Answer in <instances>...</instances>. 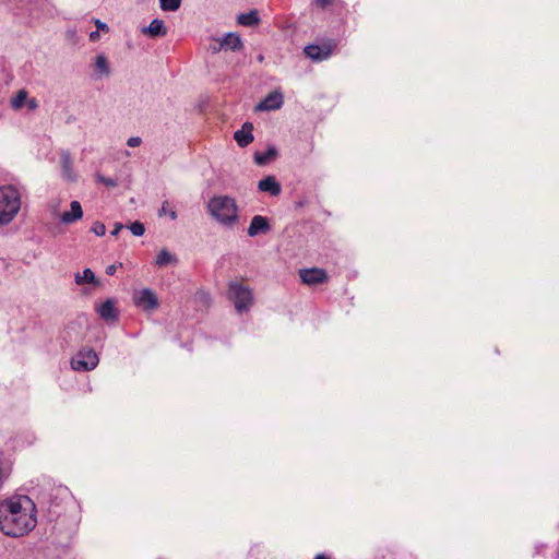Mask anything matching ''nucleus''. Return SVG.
Segmentation results:
<instances>
[{
	"label": "nucleus",
	"instance_id": "1",
	"mask_svg": "<svg viewBox=\"0 0 559 559\" xmlns=\"http://www.w3.org/2000/svg\"><path fill=\"white\" fill-rule=\"evenodd\" d=\"M41 513L44 535L60 556L70 547L79 525V506L68 489L59 486L52 490L47 502H41Z\"/></svg>",
	"mask_w": 559,
	"mask_h": 559
},
{
	"label": "nucleus",
	"instance_id": "2",
	"mask_svg": "<svg viewBox=\"0 0 559 559\" xmlns=\"http://www.w3.org/2000/svg\"><path fill=\"white\" fill-rule=\"evenodd\" d=\"M35 503L27 496H13L0 501V531L20 537L35 527Z\"/></svg>",
	"mask_w": 559,
	"mask_h": 559
},
{
	"label": "nucleus",
	"instance_id": "3",
	"mask_svg": "<svg viewBox=\"0 0 559 559\" xmlns=\"http://www.w3.org/2000/svg\"><path fill=\"white\" fill-rule=\"evenodd\" d=\"M206 207L209 214L224 227H233L239 221L238 205L229 195L212 197Z\"/></svg>",
	"mask_w": 559,
	"mask_h": 559
},
{
	"label": "nucleus",
	"instance_id": "4",
	"mask_svg": "<svg viewBox=\"0 0 559 559\" xmlns=\"http://www.w3.org/2000/svg\"><path fill=\"white\" fill-rule=\"evenodd\" d=\"M21 207L20 193L12 186L0 187V226L8 225Z\"/></svg>",
	"mask_w": 559,
	"mask_h": 559
},
{
	"label": "nucleus",
	"instance_id": "5",
	"mask_svg": "<svg viewBox=\"0 0 559 559\" xmlns=\"http://www.w3.org/2000/svg\"><path fill=\"white\" fill-rule=\"evenodd\" d=\"M228 298L233 301L238 313L249 311L253 305L252 290L238 282H231L229 284Z\"/></svg>",
	"mask_w": 559,
	"mask_h": 559
},
{
	"label": "nucleus",
	"instance_id": "6",
	"mask_svg": "<svg viewBox=\"0 0 559 559\" xmlns=\"http://www.w3.org/2000/svg\"><path fill=\"white\" fill-rule=\"evenodd\" d=\"M98 362L97 353L91 348H84L71 358V367L75 371H91L97 367Z\"/></svg>",
	"mask_w": 559,
	"mask_h": 559
},
{
	"label": "nucleus",
	"instance_id": "7",
	"mask_svg": "<svg viewBox=\"0 0 559 559\" xmlns=\"http://www.w3.org/2000/svg\"><path fill=\"white\" fill-rule=\"evenodd\" d=\"M91 79L93 81H102L104 79H107L111 75L112 72L109 60L105 56V53L96 55L91 63Z\"/></svg>",
	"mask_w": 559,
	"mask_h": 559
},
{
	"label": "nucleus",
	"instance_id": "8",
	"mask_svg": "<svg viewBox=\"0 0 559 559\" xmlns=\"http://www.w3.org/2000/svg\"><path fill=\"white\" fill-rule=\"evenodd\" d=\"M85 338V329L79 321L69 323L62 332V341L68 346L80 344Z\"/></svg>",
	"mask_w": 559,
	"mask_h": 559
},
{
	"label": "nucleus",
	"instance_id": "9",
	"mask_svg": "<svg viewBox=\"0 0 559 559\" xmlns=\"http://www.w3.org/2000/svg\"><path fill=\"white\" fill-rule=\"evenodd\" d=\"M133 301L136 305V307L141 308L144 311H152L156 309L158 306V299L155 293L150 288L136 290L133 294Z\"/></svg>",
	"mask_w": 559,
	"mask_h": 559
},
{
	"label": "nucleus",
	"instance_id": "10",
	"mask_svg": "<svg viewBox=\"0 0 559 559\" xmlns=\"http://www.w3.org/2000/svg\"><path fill=\"white\" fill-rule=\"evenodd\" d=\"M60 168L63 180L68 182H75L78 180V174L73 166V158L68 150L60 151Z\"/></svg>",
	"mask_w": 559,
	"mask_h": 559
},
{
	"label": "nucleus",
	"instance_id": "11",
	"mask_svg": "<svg viewBox=\"0 0 559 559\" xmlns=\"http://www.w3.org/2000/svg\"><path fill=\"white\" fill-rule=\"evenodd\" d=\"M299 276L301 282L309 286L324 283L328 280L325 270L319 267L302 269L299 271Z\"/></svg>",
	"mask_w": 559,
	"mask_h": 559
},
{
	"label": "nucleus",
	"instance_id": "12",
	"mask_svg": "<svg viewBox=\"0 0 559 559\" xmlns=\"http://www.w3.org/2000/svg\"><path fill=\"white\" fill-rule=\"evenodd\" d=\"M284 103L283 94L280 91L269 93L258 105V110H276Z\"/></svg>",
	"mask_w": 559,
	"mask_h": 559
},
{
	"label": "nucleus",
	"instance_id": "13",
	"mask_svg": "<svg viewBox=\"0 0 559 559\" xmlns=\"http://www.w3.org/2000/svg\"><path fill=\"white\" fill-rule=\"evenodd\" d=\"M11 108L13 110H21L24 106L28 110H35V98L28 97V93L25 90H20L15 96L11 98Z\"/></svg>",
	"mask_w": 559,
	"mask_h": 559
},
{
	"label": "nucleus",
	"instance_id": "14",
	"mask_svg": "<svg viewBox=\"0 0 559 559\" xmlns=\"http://www.w3.org/2000/svg\"><path fill=\"white\" fill-rule=\"evenodd\" d=\"M271 229V225L269 223V219L265 216L262 215H254L251 218L249 228H248V235L250 237H255L260 234H265Z\"/></svg>",
	"mask_w": 559,
	"mask_h": 559
},
{
	"label": "nucleus",
	"instance_id": "15",
	"mask_svg": "<svg viewBox=\"0 0 559 559\" xmlns=\"http://www.w3.org/2000/svg\"><path fill=\"white\" fill-rule=\"evenodd\" d=\"M253 124L251 122H245L241 129L234 133V139L240 147H247L253 142Z\"/></svg>",
	"mask_w": 559,
	"mask_h": 559
},
{
	"label": "nucleus",
	"instance_id": "16",
	"mask_svg": "<svg viewBox=\"0 0 559 559\" xmlns=\"http://www.w3.org/2000/svg\"><path fill=\"white\" fill-rule=\"evenodd\" d=\"M98 316L106 322L116 321L119 317L116 301L114 299H106L98 308Z\"/></svg>",
	"mask_w": 559,
	"mask_h": 559
},
{
	"label": "nucleus",
	"instance_id": "17",
	"mask_svg": "<svg viewBox=\"0 0 559 559\" xmlns=\"http://www.w3.org/2000/svg\"><path fill=\"white\" fill-rule=\"evenodd\" d=\"M83 217V210L79 201L70 203V210L60 215V222L66 225L73 224Z\"/></svg>",
	"mask_w": 559,
	"mask_h": 559
},
{
	"label": "nucleus",
	"instance_id": "18",
	"mask_svg": "<svg viewBox=\"0 0 559 559\" xmlns=\"http://www.w3.org/2000/svg\"><path fill=\"white\" fill-rule=\"evenodd\" d=\"M305 55L313 61H323L331 56V48L320 45H308L304 49Z\"/></svg>",
	"mask_w": 559,
	"mask_h": 559
},
{
	"label": "nucleus",
	"instance_id": "19",
	"mask_svg": "<svg viewBox=\"0 0 559 559\" xmlns=\"http://www.w3.org/2000/svg\"><path fill=\"white\" fill-rule=\"evenodd\" d=\"M141 33L152 38L164 37L167 34V27L163 20L154 19L148 26L141 29Z\"/></svg>",
	"mask_w": 559,
	"mask_h": 559
},
{
	"label": "nucleus",
	"instance_id": "20",
	"mask_svg": "<svg viewBox=\"0 0 559 559\" xmlns=\"http://www.w3.org/2000/svg\"><path fill=\"white\" fill-rule=\"evenodd\" d=\"M258 189L261 192H267L272 197H276L282 192V187L274 176H267L258 182Z\"/></svg>",
	"mask_w": 559,
	"mask_h": 559
},
{
	"label": "nucleus",
	"instance_id": "21",
	"mask_svg": "<svg viewBox=\"0 0 559 559\" xmlns=\"http://www.w3.org/2000/svg\"><path fill=\"white\" fill-rule=\"evenodd\" d=\"M222 46L225 50L239 51L243 48L241 37L236 33H227L222 39Z\"/></svg>",
	"mask_w": 559,
	"mask_h": 559
},
{
	"label": "nucleus",
	"instance_id": "22",
	"mask_svg": "<svg viewBox=\"0 0 559 559\" xmlns=\"http://www.w3.org/2000/svg\"><path fill=\"white\" fill-rule=\"evenodd\" d=\"M277 155V148L274 145H270L265 152H255L253 159L257 165L264 166L275 159Z\"/></svg>",
	"mask_w": 559,
	"mask_h": 559
},
{
	"label": "nucleus",
	"instance_id": "23",
	"mask_svg": "<svg viewBox=\"0 0 559 559\" xmlns=\"http://www.w3.org/2000/svg\"><path fill=\"white\" fill-rule=\"evenodd\" d=\"M238 24L242 26H255L260 23V17L257 10H250L247 13H240L237 16Z\"/></svg>",
	"mask_w": 559,
	"mask_h": 559
},
{
	"label": "nucleus",
	"instance_id": "24",
	"mask_svg": "<svg viewBox=\"0 0 559 559\" xmlns=\"http://www.w3.org/2000/svg\"><path fill=\"white\" fill-rule=\"evenodd\" d=\"M177 257L169 252L167 249H162L155 260V264L158 267H165L170 264H177Z\"/></svg>",
	"mask_w": 559,
	"mask_h": 559
},
{
	"label": "nucleus",
	"instance_id": "25",
	"mask_svg": "<svg viewBox=\"0 0 559 559\" xmlns=\"http://www.w3.org/2000/svg\"><path fill=\"white\" fill-rule=\"evenodd\" d=\"M11 473V463L4 456L2 452H0V488L2 487L4 480L9 477Z\"/></svg>",
	"mask_w": 559,
	"mask_h": 559
},
{
	"label": "nucleus",
	"instance_id": "26",
	"mask_svg": "<svg viewBox=\"0 0 559 559\" xmlns=\"http://www.w3.org/2000/svg\"><path fill=\"white\" fill-rule=\"evenodd\" d=\"M75 283L82 285L84 283H96L95 275L91 269H84L82 273L75 275Z\"/></svg>",
	"mask_w": 559,
	"mask_h": 559
},
{
	"label": "nucleus",
	"instance_id": "27",
	"mask_svg": "<svg viewBox=\"0 0 559 559\" xmlns=\"http://www.w3.org/2000/svg\"><path fill=\"white\" fill-rule=\"evenodd\" d=\"M181 5V0H159V7L163 11L174 12Z\"/></svg>",
	"mask_w": 559,
	"mask_h": 559
},
{
	"label": "nucleus",
	"instance_id": "28",
	"mask_svg": "<svg viewBox=\"0 0 559 559\" xmlns=\"http://www.w3.org/2000/svg\"><path fill=\"white\" fill-rule=\"evenodd\" d=\"M158 215L159 216L168 215L171 221L177 219V216H178L177 211L169 207L168 201L163 202L162 207L158 211Z\"/></svg>",
	"mask_w": 559,
	"mask_h": 559
},
{
	"label": "nucleus",
	"instance_id": "29",
	"mask_svg": "<svg viewBox=\"0 0 559 559\" xmlns=\"http://www.w3.org/2000/svg\"><path fill=\"white\" fill-rule=\"evenodd\" d=\"M95 179L97 182L103 183L104 186H106L108 188H115L118 186L117 179L105 177L104 175H102L99 173H97L95 175Z\"/></svg>",
	"mask_w": 559,
	"mask_h": 559
},
{
	"label": "nucleus",
	"instance_id": "30",
	"mask_svg": "<svg viewBox=\"0 0 559 559\" xmlns=\"http://www.w3.org/2000/svg\"><path fill=\"white\" fill-rule=\"evenodd\" d=\"M128 228L130 229L132 235L135 236V237H141L145 233L144 225L141 222H138V221L133 222L130 226H128Z\"/></svg>",
	"mask_w": 559,
	"mask_h": 559
},
{
	"label": "nucleus",
	"instance_id": "31",
	"mask_svg": "<svg viewBox=\"0 0 559 559\" xmlns=\"http://www.w3.org/2000/svg\"><path fill=\"white\" fill-rule=\"evenodd\" d=\"M92 231L96 235V236H104L105 233H106V226L100 223V222H96L93 224L92 226Z\"/></svg>",
	"mask_w": 559,
	"mask_h": 559
},
{
	"label": "nucleus",
	"instance_id": "32",
	"mask_svg": "<svg viewBox=\"0 0 559 559\" xmlns=\"http://www.w3.org/2000/svg\"><path fill=\"white\" fill-rule=\"evenodd\" d=\"M214 40H215V43H214V44H211V45L209 46V48H207V49H209V51H211L212 53H217V52H219L221 50H223V49H224V47L222 46V41H221V39H214Z\"/></svg>",
	"mask_w": 559,
	"mask_h": 559
},
{
	"label": "nucleus",
	"instance_id": "33",
	"mask_svg": "<svg viewBox=\"0 0 559 559\" xmlns=\"http://www.w3.org/2000/svg\"><path fill=\"white\" fill-rule=\"evenodd\" d=\"M128 146L138 147L142 144V139L140 136H131L127 141Z\"/></svg>",
	"mask_w": 559,
	"mask_h": 559
},
{
	"label": "nucleus",
	"instance_id": "34",
	"mask_svg": "<svg viewBox=\"0 0 559 559\" xmlns=\"http://www.w3.org/2000/svg\"><path fill=\"white\" fill-rule=\"evenodd\" d=\"M334 0H313L312 3L321 9H325L333 3Z\"/></svg>",
	"mask_w": 559,
	"mask_h": 559
},
{
	"label": "nucleus",
	"instance_id": "35",
	"mask_svg": "<svg viewBox=\"0 0 559 559\" xmlns=\"http://www.w3.org/2000/svg\"><path fill=\"white\" fill-rule=\"evenodd\" d=\"M94 23H95V25L97 27V31H103V32H108L109 31L108 25L106 23L102 22L100 20L95 19Z\"/></svg>",
	"mask_w": 559,
	"mask_h": 559
},
{
	"label": "nucleus",
	"instance_id": "36",
	"mask_svg": "<svg viewBox=\"0 0 559 559\" xmlns=\"http://www.w3.org/2000/svg\"><path fill=\"white\" fill-rule=\"evenodd\" d=\"M117 267L118 266L116 264L108 265L106 267V274L110 275V276L114 275L116 273V271H117Z\"/></svg>",
	"mask_w": 559,
	"mask_h": 559
},
{
	"label": "nucleus",
	"instance_id": "37",
	"mask_svg": "<svg viewBox=\"0 0 559 559\" xmlns=\"http://www.w3.org/2000/svg\"><path fill=\"white\" fill-rule=\"evenodd\" d=\"M124 226L121 223H117L115 228L111 230L112 236H117Z\"/></svg>",
	"mask_w": 559,
	"mask_h": 559
},
{
	"label": "nucleus",
	"instance_id": "38",
	"mask_svg": "<svg viewBox=\"0 0 559 559\" xmlns=\"http://www.w3.org/2000/svg\"><path fill=\"white\" fill-rule=\"evenodd\" d=\"M88 35H90V40L91 41H97L99 39L98 31H94V32L90 33Z\"/></svg>",
	"mask_w": 559,
	"mask_h": 559
},
{
	"label": "nucleus",
	"instance_id": "39",
	"mask_svg": "<svg viewBox=\"0 0 559 559\" xmlns=\"http://www.w3.org/2000/svg\"><path fill=\"white\" fill-rule=\"evenodd\" d=\"M314 559H329V558L323 554H319L314 557Z\"/></svg>",
	"mask_w": 559,
	"mask_h": 559
}]
</instances>
